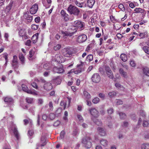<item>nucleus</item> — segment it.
Listing matches in <instances>:
<instances>
[{
    "mask_svg": "<svg viewBox=\"0 0 149 149\" xmlns=\"http://www.w3.org/2000/svg\"><path fill=\"white\" fill-rule=\"evenodd\" d=\"M105 70L108 77L111 79H113L114 77L113 74L109 67L108 66H106Z\"/></svg>",
    "mask_w": 149,
    "mask_h": 149,
    "instance_id": "8",
    "label": "nucleus"
},
{
    "mask_svg": "<svg viewBox=\"0 0 149 149\" xmlns=\"http://www.w3.org/2000/svg\"><path fill=\"white\" fill-rule=\"evenodd\" d=\"M65 134V132L64 131L61 132L60 134V136L61 139L63 138Z\"/></svg>",
    "mask_w": 149,
    "mask_h": 149,
    "instance_id": "64",
    "label": "nucleus"
},
{
    "mask_svg": "<svg viewBox=\"0 0 149 149\" xmlns=\"http://www.w3.org/2000/svg\"><path fill=\"white\" fill-rule=\"evenodd\" d=\"M120 118L121 119H124L126 117V115L125 113L123 112L119 113Z\"/></svg>",
    "mask_w": 149,
    "mask_h": 149,
    "instance_id": "44",
    "label": "nucleus"
},
{
    "mask_svg": "<svg viewBox=\"0 0 149 149\" xmlns=\"http://www.w3.org/2000/svg\"><path fill=\"white\" fill-rule=\"evenodd\" d=\"M90 114L92 116L93 118H97L99 117L100 115L98 111L95 108L91 107L89 108L88 109Z\"/></svg>",
    "mask_w": 149,
    "mask_h": 149,
    "instance_id": "5",
    "label": "nucleus"
},
{
    "mask_svg": "<svg viewBox=\"0 0 149 149\" xmlns=\"http://www.w3.org/2000/svg\"><path fill=\"white\" fill-rule=\"evenodd\" d=\"M68 11L70 14H73L77 16L79 15L80 12L78 8L72 4L70 5L68 7Z\"/></svg>",
    "mask_w": 149,
    "mask_h": 149,
    "instance_id": "2",
    "label": "nucleus"
},
{
    "mask_svg": "<svg viewBox=\"0 0 149 149\" xmlns=\"http://www.w3.org/2000/svg\"><path fill=\"white\" fill-rule=\"evenodd\" d=\"M74 26L72 27V28H71V30L72 29L73 30V31H61V33L63 36H71L73 35L74 32L76 31L77 30L76 29L77 28L80 30H83L85 28L84 23L79 20H77L74 21Z\"/></svg>",
    "mask_w": 149,
    "mask_h": 149,
    "instance_id": "1",
    "label": "nucleus"
},
{
    "mask_svg": "<svg viewBox=\"0 0 149 149\" xmlns=\"http://www.w3.org/2000/svg\"><path fill=\"white\" fill-rule=\"evenodd\" d=\"M44 89L47 91H49L52 88V86L51 83L49 82L45 83L43 86Z\"/></svg>",
    "mask_w": 149,
    "mask_h": 149,
    "instance_id": "19",
    "label": "nucleus"
},
{
    "mask_svg": "<svg viewBox=\"0 0 149 149\" xmlns=\"http://www.w3.org/2000/svg\"><path fill=\"white\" fill-rule=\"evenodd\" d=\"M15 4L13 1H11L9 4L7 6L6 11L9 12L11 10L14 9L15 7Z\"/></svg>",
    "mask_w": 149,
    "mask_h": 149,
    "instance_id": "13",
    "label": "nucleus"
},
{
    "mask_svg": "<svg viewBox=\"0 0 149 149\" xmlns=\"http://www.w3.org/2000/svg\"><path fill=\"white\" fill-rule=\"evenodd\" d=\"M60 123V121L58 120H57L54 122V126H58L59 125Z\"/></svg>",
    "mask_w": 149,
    "mask_h": 149,
    "instance_id": "62",
    "label": "nucleus"
},
{
    "mask_svg": "<svg viewBox=\"0 0 149 149\" xmlns=\"http://www.w3.org/2000/svg\"><path fill=\"white\" fill-rule=\"evenodd\" d=\"M143 49L146 53L149 54V47L147 46L144 47Z\"/></svg>",
    "mask_w": 149,
    "mask_h": 149,
    "instance_id": "41",
    "label": "nucleus"
},
{
    "mask_svg": "<svg viewBox=\"0 0 149 149\" xmlns=\"http://www.w3.org/2000/svg\"><path fill=\"white\" fill-rule=\"evenodd\" d=\"M53 82L56 85L60 84L61 83V80L59 77H56L53 79Z\"/></svg>",
    "mask_w": 149,
    "mask_h": 149,
    "instance_id": "23",
    "label": "nucleus"
},
{
    "mask_svg": "<svg viewBox=\"0 0 149 149\" xmlns=\"http://www.w3.org/2000/svg\"><path fill=\"white\" fill-rule=\"evenodd\" d=\"M62 109L61 108H58L56 111V114H58L61 113L62 111Z\"/></svg>",
    "mask_w": 149,
    "mask_h": 149,
    "instance_id": "60",
    "label": "nucleus"
},
{
    "mask_svg": "<svg viewBox=\"0 0 149 149\" xmlns=\"http://www.w3.org/2000/svg\"><path fill=\"white\" fill-rule=\"evenodd\" d=\"M134 11L136 13H143L144 12L145 10L141 8H136L134 10Z\"/></svg>",
    "mask_w": 149,
    "mask_h": 149,
    "instance_id": "30",
    "label": "nucleus"
},
{
    "mask_svg": "<svg viewBox=\"0 0 149 149\" xmlns=\"http://www.w3.org/2000/svg\"><path fill=\"white\" fill-rule=\"evenodd\" d=\"M53 71L54 72L58 73H63L64 72V69L61 67H54L53 68Z\"/></svg>",
    "mask_w": 149,
    "mask_h": 149,
    "instance_id": "20",
    "label": "nucleus"
},
{
    "mask_svg": "<svg viewBox=\"0 0 149 149\" xmlns=\"http://www.w3.org/2000/svg\"><path fill=\"white\" fill-rule=\"evenodd\" d=\"M19 57L21 63L22 64H24V63L25 59L22 53H19Z\"/></svg>",
    "mask_w": 149,
    "mask_h": 149,
    "instance_id": "29",
    "label": "nucleus"
},
{
    "mask_svg": "<svg viewBox=\"0 0 149 149\" xmlns=\"http://www.w3.org/2000/svg\"><path fill=\"white\" fill-rule=\"evenodd\" d=\"M100 99L97 97H95L93 100L92 102L94 104H96L99 102Z\"/></svg>",
    "mask_w": 149,
    "mask_h": 149,
    "instance_id": "42",
    "label": "nucleus"
},
{
    "mask_svg": "<svg viewBox=\"0 0 149 149\" xmlns=\"http://www.w3.org/2000/svg\"><path fill=\"white\" fill-rule=\"evenodd\" d=\"M29 94H30L34 95H38V93L37 92L34 90H29L27 93Z\"/></svg>",
    "mask_w": 149,
    "mask_h": 149,
    "instance_id": "38",
    "label": "nucleus"
},
{
    "mask_svg": "<svg viewBox=\"0 0 149 149\" xmlns=\"http://www.w3.org/2000/svg\"><path fill=\"white\" fill-rule=\"evenodd\" d=\"M139 114L140 116H142L145 117L146 116V113L145 111L143 110H140L139 113Z\"/></svg>",
    "mask_w": 149,
    "mask_h": 149,
    "instance_id": "45",
    "label": "nucleus"
},
{
    "mask_svg": "<svg viewBox=\"0 0 149 149\" xmlns=\"http://www.w3.org/2000/svg\"><path fill=\"white\" fill-rule=\"evenodd\" d=\"M71 102V100L67 97L63 100L61 102V105L63 106V109H65L66 108H68L70 106V104Z\"/></svg>",
    "mask_w": 149,
    "mask_h": 149,
    "instance_id": "4",
    "label": "nucleus"
},
{
    "mask_svg": "<svg viewBox=\"0 0 149 149\" xmlns=\"http://www.w3.org/2000/svg\"><path fill=\"white\" fill-rule=\"evenodd\" d=\"M39 34L36 33L34 34L32 37L31 40L33 43H35L37 41Z\"/></svg>",
    "mask_w": 149,
    "mask_h": 149,
    "instance_id": "22",
    "label": "nucleus"
},
{
    "mask_svg": "<svg viewBox=\"0 0 149 149\" xmlns=\"http://www.w3.org/2000/svg\"><path fill=\"white\" fill-rule=\"evenodd\" d=\"M29 12H25L24 15V18L26 19V21L29 22H31L32 20L33 17L32 16L28 15Z\"/></svg>",
    "mask_w": 149,
    "mask_h": 149,
    "instance_id": "14",
    "label": "nucleus"
},
{
    "mask_svg": "<svg viewBox=\"0 0 149 149\" xmlns=\"http://www.w3.org/2000/svg\"><path fill=\"white\" fill-rule=\"evenodd\" d=\"M49 117L50 119L52 120L55 118V115L53 113H50L49 115Z\"/></svg>",
    "mask_w": 149,
    "mask_h": 149,
    "instance_id": "52",
    "label": "nucleus"
},
{
    "mask_svg": "<svg viewBox=\"0 0 149 149\" xmlns=\"http://www.w3.org/2000/svg\"><path fill=\"white\" fill-rule=\"evenodd\" d=\"M116 92L114 91H112V92H109V95L110 97H112L116 96Z\"/></svg>",
    "mask_w": 149,
    "mask_h": 149,
    "instance_id": "46",
    "label": "nucleus"
},
{
    "mask_svg": "<svg viewBox=\"0 0 149 149\" xmlns=\"http://www.w3.org/2000/svg\"><path fill=\"white\" fill-rule=\"evenodd\" d=\"M139 35L140 37L141 38H143L148 37L147 31H145L143 33H140L139 34Z\"/></svg>",
    "mask_w": 149,
    "mask_h": 149,
    "instance_id": "28",
    "label": "nucleus"
},
{
    "mask_svg": "<svg viewBox=\"0 0 149 149\" xmlns=\"http://www.w3.org/2000/svg\"><path fill=\"white\" fill-rule=\"evenodd\" d=\"M93 59V56L91 54L88 55L86 58L85 61L90 62Z\"/></svg>",
    "mask_w": 149,
    "mask_h": 149,
    "instance_id": "32",
    "label": "nucleus"
},
{
    "mask_svg": "<svg viewBox=\"0 0 149 149\" xmlns=\"http://www.w3.org/2000/svg\"><path fill=\"white\" fill-rule=\"evenodd\" d=\"M91 138L88 137H86L83 138L82 143L83 146L87 149H88L91 148L92 143Z\"/></svg>",
    "mask_w": 149,
    "mask_h": 149,
    "instance_id": "3",
    "label": "nucleus"
},
{
    "mask_svg": "<svg viewBox=\"0 0 149 149\" xmlns=\"http://www.w3.org/2000/svg\"><path fill=\"white\" fill-rule=\"evenodd\" d=\"M92 119L93 121L94 122L98 125H102V123L100 120L99 119L94 120V118H92Z\"/></svg>",
    "mask_w": 149,
    "mask_h": 149,
    "instance_id": "36",
    "label": "nucleus"
},
{
    "mask_svg": "<svg viewBox=\"0 0 149 149\" xmlns=\"http://www.w3.org/2000/svg\"><path fill=\"white\" fill-rule=\"evenodd\" d=\"M68 116V112L67 111H65L64 112V116L63 117V118L65 120H68L67 116Z\"/></svg>",
    "mask_w": 149,
    "mask_h": 149,
    "instance_id": "57",
    "label": "nucleus"
},
{
    "mask_svg": "<svg viewBox=\"0 0 149 149\" xmlns=\"http://www.w3.org/2000/svg\"><path fill=\"white\" fill-rule=\"evenodd\" d=\"M61 47V45L60 44H57L55 46L54 48V49L55 51L58 50Z\"/></svg>",
    "mask_w": 149,
    "mask_h": 149,
    "instance_id": "47",
    "label": "nucleus"
},
{
    "mask_svg": "<svg viewBox=\"0 0 149 149\" xmlns=\"http://www.w3.org/2000/svg\"><path fill=\"white\" fill-rule=\"evenodd\" d=\"M116 102L118 105L122 104L123 103V101L120 100H116Z\"/></svg>",
    "mask_w": 149,
    "mask_h": 149,
    "instance_id": "50",
    "label": "nucleus"
},
{
    "mask_svg": "<svg viewBox=\"0 0 149 149\" xmlns=\"http://www.w3.org/2000/svg\"><path fill=\"white\" fill-rule=\"evenodd\" d=\"M87 39L86 36L85 34H82L78 36L77 39V41L79 43L85 42Z\"/></svg>",
    "mask_w": 149,
    "mask_h": 149,
    "instance_id": "11",
    "label": "nucleus"
},
{
    "mask_svg": "<svg viewBox=\"0 0 149 149\" xmlns=\"http://www.w3.org/2000/svg\"><path fill=\"white\" fill-rule=\"evenodd\" d=\"M31 28L32 29L35 30L37 29L38 28V26L35 24H32L31 26Z\"/></svg>",
    "mask_w": 149,
    "mask_h": 149,
    "instance_id": "55",
    "label": "nucleus"
},
{
    "mask_svg": "<svg viewBox=\"0 0 149 149\" xmlns=\"http://www.w3.org/2000/svg\"><path fill=\"white\" fill-rule=\"evenodd\" d=\"M141 149H149V143H144L141 146Z\"/></svg>",
    "mask_w": 149,
    "mask_h": 149,
    "instance_id": "34",
    "label": "nucleus"
},
{
    "mask_svg": "<svg viewBox=\"0 0 149 149\" xmlns=\"http://www.w3.org/2000/svg\"><path fill=\"white\" fill-rule=\"evenodd\" d=\"M43 103V101L42 99L41 98H39L37 100V103L39 105L42 104Z\"/></svg>",
    "mask_w": 149,
    "mask_h": 149,
    "instance_id": "53",
    "label": "nucleus"
},
{
    "mask_svg": "<svg viewBox=\"0 0 149 149\" xmlns=\"http://www.w3.org/2000/svg\"><path fill=\"white\" fill-rule=\"evenodd\" d=\"M82 96L85 100H89L91 98L90 94L86 91H83Z\"/></svg>",
    "mask_w": 149,
    "mask_h": 149,
    "instance_id": "21",
    "label": "nucleus"
},
{
    "mask_svg": "<svg viewBox=\"0 0 149 149\" xmlns=\"http://www.w3.org/2000/svg\"><path fill=\"white\" fill-rule=\"evenodd\" d=\"M108 114H111L113 112V109L111 108H110L107 110Z\"/></svg>",
    "mask_w": 149,
    "mask_h": 149,
    "instance_id": "63",
    "label": "nucleus"
},
{
    "mask_svg": "<svg viewBox=\"0 0 149 149\" xmlns=\"http://www.w3.org/2000/svg\"><path fill=\"white\" fill-rule=\"evenodd\" d=\"M38 8L37 4H35L30 8V12L31 14H34L37 12Z\"/></svg>",
    "mask_w": 149,
    "mask_h": 149,
    "instance_id": "10",
    "label": "nucleus"
},
{
    "mask_svg": "<svg viewBox=\"0 0 149 149\" xmlns=\"http://www.w3.org/2000/svg\"><path fill=\"white\" fill-rule=\"evenodd\" d=\"M34 52L33 50H31L29 52V60L32 59V57L34 54Z\"/></svg>",
    "mask_w": 149,
    "mask_h": 149,
    "instance_id": "40",
    "label": "nucleus"
},
{
    "mask_svg": "<svg viewBox=\"0 0 149 149\" xmlns=\"http://www.w3.org/2000/svg\"><path fill=\"white\" fill-rule=\"evenodd\" d=\"M119 72L123 77L125 78L127 77V72H125L122 68H120L119 69Z\"/></svg>",
    "mask_w": 149,
    "mask_h": 149,
    "instance_id": "24",
    "label": "nucleus"
},
{
    "mask_svg": "<svg viewBox=\"0 0 149 149\" xmlns=\"http://www.w3.org/2000/svg\"><path fill=\"white\" fill-rule=\"evenodd\" d=\"M4 102L6 104H7L9 107L13 106V99L10 97L7 96L4 98Z\"/></svg>",
    "mask_w": 149,
    "mask_h": 149,
    "instance_id": "9",
    "label": "nucleus"
},
{
    "mask_svg": "<svg viewBox=\"0 0 149 149\" xmlns=\"http://www.w3.org/2000/svg\"><path fill=\"white\" fill-rule=\"evenodd\" d=\"M26 102L29 104H31L33 103V99L30 97H27L26 99Z\"/></svg>",
    "mask_w": 149,
    "mask_h": 149,
    "instance_id": "39",
    "label": "nucleus"
},
{
    "mask_svg": "<svg viewBox=\"0 0 149 149\" xmlns=\"http://www.w3.org/2000/svg\"><path fill=\"white\" fill-rule=\"evenodd\" d=\"M12 128H14L13 131V133L15 136V137L17 139H19V134L18 132V131L16 128V126L14 124H13L12 125Z\"/></svg>",
    "mask_w": 149,
    "mask_h": 149,
    "instance_id": "18",
    "label": "nucleus"
},
{
    "mask_svg": "<svg viewBox=\"0 0 149 149\" xmlns=\"http://www.w3.org/2000/svg\"><path fill=\"white\" fill-rule=\"evenodd\" d=\"M142 125L144 127H146L148 125L149 123L146 120H143V121Z\"/></svg>",
    "mask_w": 149,
    "mask_h": 149,
    "instance_id": "51",
    "label": "nucleus"
},
{
    "mask_svg": "<svg viewBox=\"0 0 149 149\" xmlns=\"http://www.w3.org/2000/svg\"><path fill=\"white\" fill-rule=\"evenodd\" d=\"M129 3H130L129 4V6L132 8H133L135 6V5L132 2L129 1Z\"/></svg>",
    "mask_w": 149,
    "mask_h": 149,
    "instance_id": "58",
    "label": "nucleus"
},
{
    "mask_svg": "<svg viewBox=\"0 0 149 149\" xmlns=\"http://www.w3.org/2000/svg\"><path fill=\"white\" fill-rule=\"evenodd\" d=\"M101 144L104 146H106L108 145V141L105 139H102L100 141Z\"/></svg>",
    "mask_w": 149,
    "mask_h": 149,
    "instance_id": "31",
    "label": "nucleus"
},
{
    "mask_svg": "<svg viewBox=\"0 0 149 149\" xmlns=\"http://www.w3.org/2000/svg\"><path fill=\"white\" fill-rule=\"evenodd\" d=\"M76 5L82 8L83 5V4L82 3H80L77 1H76L75 3Z\"/></svg>",
    "mask_w": 149,
    "mask_h": 149,
    "instance_id": "56",
    "label": "nucleus"
},
{
    "mask_svg": "<svg viewBox=\"0 0 149 149\" xmlns=\"http://www.w3.org/2000/svg\"><path fill=\"white\" fill-rule=\"evenodd\" d=\"M49 106L50 110H52L53 109V104L52 102H50L49 103Z\"/></svg>",
    "mask_w": 149,
    "mask_h": 149,
    "instance_id": "61",
    "label": "nucleus"
},
{
    "mask_svg": "<svg viewBox=\"0 0 149 149\" xmlns=\"http://www.w3.org/2000/svg\"><path fill=\"white\" fill-rule=\"evenodd\" d=\"M63 55L65 56L69 57L72 54V52L70 49L65 48L62 50Z\"/></svg>",
    "mask_w": 149,
    "mask_h": 149,
    "instance_id": "7",
    "label": "nucleus"
},
{
    "mask_svg": "<svg viewBox=\"0 0 149 149\" xmlns=\"http://www.w3.org/2000/svg\"><path fill=\"white\" fill-rule=\"evenodd\" d=\"M8 55L7 53L4 54H3V57L6 60V63L5 64L6 65L7 62H8Z\"/></svg>",
    "mask_w": 149,
    "mask_h": 149,
    "instance_id": "59",
    "label": "nucleus"
},
{
    "mask_svg": "<svg viewBox=\"0 0 149 149\" xmlns=\"http://www.w3.org/2000/svg\"><path fill=\"white\" fill-rule=\"evenodd\" d=\"M92 81L94 83H98L100 81L101 77L100 75L97 73L94 74L91 77Z\"/></svg>",
    "mask_w": 149,
    "mask_h": 149,
    "instance_id": "6",
    "label": "nucleus"
},
{
    "mask_svg": "<svg viewBox=\"0 0 149 149\" xmlns=\"http://www.w3.org/2000/svg\"><path fill=\"white\" fill-rule=\"evenodd\" d=\"M120 58L121 60L124 62H126L127 60V58L126 54H122L120 55Z\"/></svg>",
    "mask_w": 149,
    "mask_h": 149,
    "instance_id": "35",
    "label": "nucleus"
},
{
    "mask_svg": "<svg viewBox=\"0 0 149 149\" xmlns=\"http://www.w3.org/2000/svg\"><path fill=\"white\" fill-rule=\"evenodd\" d=\"M95 3V0H88L87 1V4L89 7L92 8Z\"/></svg>",
    "mask_w": 149,
    "mask_h": 149,
    "instance_id": "26",
    "label": "nucleus"
},
{
    "mask_svg": "<svg viewBox=\"0 0 149 149\" xmlns=\"http://www.w3.org/2000/svg\"><path fill=\"white\" fill-rule=\"evenodd\" d=\"M54 60L55 61L60 63L64 62V61L63 56L60 54H58L55 56Z\"/></svg>",
    "mask_w": 149,
    "mask_h": 149,
    "instance_id": "12",
    "label": "nucleus"
},
{
    "mask_svg": "<svg viewBox=\"0 0 149 149\" xmlns=\"http://www.w3.org/2000/svg\"><path fill=\"white\" fill-rule=\"evenodd\" d=\"M61 14L63 17L64 19L66 21H67L69 20L68 15L65 13L64 10H61Z\"/></svg>",
    "mask_w": 149,
    "mask_h": 149,
    "instance_id": "17",
    "label": "nucleus"
},
{
    "mask_svg": "<svg viewBox=\"0 0 149 149\" xmlns=\"http://www.w3.org/2000/svg\"><path fill=\"white\" fill-rule=\"evenodd\" d=\"M18 59L17 57L16 56H13V60L12 61V65L14 68H16L17 67Z\"/></svg>",
    "mask_w": 149,
    "mask_h": 149,
    "instance_id": "16",
    "label": "nucleus"
},
{
    "mask_svg": "<svg viewBox=\"0 0 149 149\" xmlns=\"http://www.w3.org/2000/svg\"><path fill=\"white\" fill-rule=\"evenodd\" d=\"M22 87L23 91L26 93L29 90V88L26 85L23 84H22Z\"/></svg>",
    "mask_w": 149,
    "mask_h": 149,
    "instance_id": "37",
    "label": "nucleus"
},
{
    "mask_svg": "<svg viewBox=\"0 0 149 149\" xmlns=\"http://www.w3.org/2000/svg\"><path fill=\"white\" fill-rule=\"evenodd\" d=\"M142 70L143 73L146 76L149 77V68L148 67H143Z\"/></svg>",
    "mask_w": 149,
    "mask_h": 149,
    "instance_id": "25",
    "label": "nucleus"
},
{
    "mask_svg": "<svg viewBox=\"0 0 149 149\" xmlns=\"http://www.w3.org/2000/svg\"><path fill=\"white\" fill-rule=\"evenodd\" d=\"M81 69L80 68H79L75 70H74V73L75 74H78V73L81 72Z\"/></svg>",
    "mask_w": 149,
    "mask_h": 149,
    "instance_id": "54",
    "label": "nucleus"
},
{
    "mask_svg": "<svg viewBox=\"0 0 149 149\" xmlns=\"http://www.w3.org/2000/svg\"><path fill=\"white\" fill-rule=\"evenodd\" d=\"M118 8L122 11H124L125 9L123 5L122 4H120L119 5Z\"/></svg>",
    "mask_w": 149,
    "mask_h": 149,
    "instance_id": "48",
    "label": "nucleus"
},
{
    "mask_svg": "<svg viewBox=\"0 0 149 149\" xmlns=\"http://www.w3.org/2000/svg\"><path fill=\"white\" fill-rule=\"evenodd\" d=\"M97 131L100 135L104 136L106 135V130L104 129L99 127L97 128Z\"/></svg>",
    "mask_w": 149,
    "mask_h": 149,
    "instance_id": "15",
    "label": "nucleus"
},
{
    "mask_svg": "<svg viewBox=\"0 0 149 149\" xmlns=\"http://www.w3.org/2000/svg\"><path fill=\"white\" fill-rule=\"evenodd\" d=\"M41 144L40 146H44L47 143L46 140L45 136H42L41 138Z\"/></svg>",
    "mask_w": 149,
    "mask_h": 149,
    "instance_id": "27",
    "label": "nucleus"
},
{
    "mask_svg": "<svg viewBox=\"0 0 149 149\" xmlns=\"http://www.w3.org/2000/svg\"><path fill=\"white\" fill-rule=\"evenodd\" d=\"M25 33L24 30L22 29L20 30L19 34L20 36L23 37L25 34Z\"/></svg>",
    "mask_w": 149,
    "mask_h": 149,
    "instance_id": "43",
    "label": "nucleus"
},
{
    "mask_svg": "<svg viewBox=\"0 0 149 149\" xmlns=\"http://www.w3.org/2000/svg\"><path fill=\"white\" fill-rule=\"evenodd\" d=\"M115 86L117 88L121 90H124L125 89L124 87L118 83H116Z\"/></svg>",
    "mask_w": 149,
    "mask_h": 149,
    "instance_id": "33",
    "label": "nucleus"
},
{
    "mask_svg": "<svg viewBox=\"0 0 149 149\" xmlns=\"http://www.w3.org/2000/svg\"><path fill=\"white\" fill-rule=\"evenodd\" d=\"M130 64L132 67H135L136 65V64L135 63L134 61L132 60L130 61Z\"/></svg>",
    "mask_w": 149,
    "mask_h": 149,
    "instance_id": "49",
    "label": "nucleus"
}]
</instances>
